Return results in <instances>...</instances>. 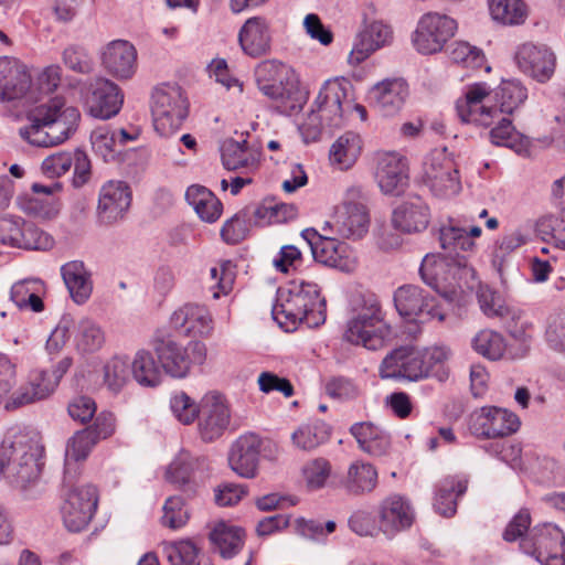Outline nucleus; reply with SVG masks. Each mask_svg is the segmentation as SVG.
Here are the masks:
<instances>
[{"instance_id": "nucleus-47", "label": "nucleus", "mask_w": 565, "mask_h": 565, "mask_svg": "<svg viewBox=\"0 0 565 565\" xmlns=\"http://www.w3.org/2000/svg\"><path fill=\"white\" fill-rule=\"evenodd\" d=\"M491 18L504 25L522 24L527 15L523 0H488Z\"/></svg>"}, {"instance_id": "nucleus-55", "label": "nucleus", "mask_w": 565, "mask_h": 565, "mask_svg": "<svg viewBox=\"0 0 565 565\" xmlns=\"http://www.w3.org/2000/svg\"><path fill=\"white\" fill-rule=\"evenodd\" d=\"M131 374L130 362L124 358L110 359L104 367V381L107 387L117 393L129 381Z\"/></svg>"}, {"instance_id": "nucleus-4", "label": "nucleus", "mask_w": 565, "mask_h": 565, "mask_svg": "<svg viewBox=\"0 0 565 565\" xmlns=\"http://www.w3.org/2000/svg\"><path fill=\"white\" fill-rule=\"evenodd\" d=\"M271 315L286 331L295 329L298 323L317 328L326 321V300L317 284L294 280L278 290Z\"/></svg>"}, {"instance_id": "nucleus-37", "label": "nucleus", "mask_w": 565, "mask_h": 565, "mask_svg": "<svg viewBox=\"0 0 565 565\" xmlns=\"http://www.w3.org/2000/svg\"><path fill=\"white\" fill-rule=\"evenodd\" d=\"M527 99V89L520 81L508 79L502 81L501 84L493 90L492 96L484 103L489 107L498 109V113L503 116H510L516 111Z\"/></svg>"}, {"instance_id": "nucleus-1", "label": "nucleus", "mask_w": 565, "mask_h": 565, "mask_svg": "<svg viewBox=\"0 0 565 565\" xmlns=\"http://www.w3.org/2000/svg\"><path fill=\"white\" fill-rule=\"evenodd\" d=\"M489 93L490 87L486 83L467 86L463 97L456 103L458 117L462 122L486 128L494 125L489 131L492 145L509 148L519 154L526 152L529 138L515 129L510 118L500 115L497 108L484 103Z\"/></svg>"}, {"instance_id": "nucleus-63", "label": "nucleus", "mask_w": 565, "mask_h": 565, "mask_svg": "<svg viewBox=\"0 0 565 565\" xmlns=\"http://www.w3.org/2000/svg\"><path fill=\"white\" fill-rule=\"evenodd\" d=\"M170 407L174 416L183 424H191L199 418L200 407L185 393L180 392L172 396Z\"/></svg>"}, {"instance_id": "nucleus-19", "label": "nucleus", "mask_w": 565, "mask_h": 565, "mask_svg": "<svg viewBox=\"0 0 565 565\" xmlns=\"http://www.w3.org/2000/svg\"><path fill=\"white\" fill-rule=\"evenodd\" d=\"M379 375L382 380L415 382L427 377V366L419 349L405 345L385 355L379 366Z\"/></svg>"}, {"instance_id": "nucleus-31", "label": "nucleus", "mask_w": 565, "mask_h": 565, "mask_svg": "<svg viewBox=\"0 0 565 565\" xmlns=\"http://www.w3.org/2000/svg\"><path fill=\"white\" fill-rule=\"evenodd\" d=\"M209 469L205 457L193 456L182 451L169 466L167 470V480L178 487H185L184 492L192 497L196 492L194 478L196 473H203Z\"/></svg>"}, {"instance_id": "nucleus-52", "label": "nucleus", "mask_w": 565, "mask_h": 565, "mask_svg": "<svg viewBox=\"0 0 565 565\" xmlns=\"http://www.w3.org/2000/svg\"><path fill=\"white\" fill-rule=\"evenodd\" d=\"M135 380L145 386H156L160 382L161 371L150 352L140 350L130 363Z\"/></svg>"}, {"instance_id": "nucleus-39", "label": "nucleus", "mask_w": 565, "mask_h": 565, "mask_svg": "<svg viewBox=\"0 0 565 565\" xmlns=\"http://www.w3.org/2000/svg\"><path fill=\"white\" fill-rule=\"evenodd\" d=\"M66 288L77 305L85 303L93 292L90 273L81 260H72L61 267Z\"/></svg>"}, {"instance_id": "nucleus-30", "label": "nucleus", "mask_w": 565, "mask_h": 565, "mask_svg": "<svg viewBox=\"0 0 565 565\" xmlns=\"http://www.w3.org/2000/svg\"><path fill=\"white\" fill-rule=\"evenodd\" d=\"M408 96V86L405 81L385 79L373 86L370 92L372 105L377 113L392 117L399 113Z\"/></svg>"}, {"instance_id": "nucleus-34", "label": "nucleus", "mask_w": 565, "mask_h": 565, "mask_svg": "<svg viewBox=\"0 0 565 565\" xmlns=\"http://www.w3.org/2000/svg\"><path fill=\"white\" fill-rule=\"evenodd\" d=\"M103 64L114 77L129 79L137 68V51L128 41H114L103 53Z\"/></svg>"}, {"instance_id": "nucleus-8", "label": "nucleus", "mask_w": 565, "mask_h": 565, "mask_svg": "<svg viewBox=\"0 0 565 565\" xmlns=\"http://www.w3.org/2000/svg\"><path fill=\"white\" fill-rule=\"evenodd\" d=\"M440 246L444 250V259L435 265V274L444 266L449 267V274L452 281H448L451 290L445 291L444 296L451 299V294L455 292L456 286H460L461 280L475 277V269L468 265V255L475 248V242L469 237L467 232L457 226H444L439 235Z\"/></svg>"}, {"instance_id": "nucleus-20", "label": "nucleus", "mask_w": 565, "mask_h": 565, "mask_svg": "<svg viewBox=\"0 0 565 565\" xmlns=\"http://www.w3.org/2000/svg\"><path fill=\"white\" fill-rule=\"evenodd\" d=\"M519 417L501 407L483 406L470 416L469 429L480 438H503L520 428Z\"/></svg>"}, {"instance_id": "nucleus-50", "label": "nucleus", "mask_w": 565, "mask_h": 565, "mask_svg": "<svg viewBox=\"0 0 565 565\" xmlns=\"http://www.w3.org/2000/svg\"><path fill=\"white\" fill-rule=\"evenodd\" d=\"M42 288L40 279L28 278L15 282L11 287L10 298L19 308L30 307L34 312H41L44 308L39 296Z\"/></svg>"}, {"instance_id": "nucleus-29", "label": "nucleus", "mask_w": 565, "mask_h": 565, "mask_svg": "<svg viewBox=\"0 0 565 565\" xmlns=\"http://www.w3.org/2000/svg\"><path fill=\"white\" fill-rule=\"evenodd\" d=\"M393 39L390 25L382 21H373L364 26L358 34L348 61L351 65H359L373 52L387 45Z\"/></svg>"}, {"instance_id": "nucleus-27", "label": "nucleus", "mask_w": 565, "mask_h": 565, "mask_svg": "<svg viewBox=\"0 0 565 565\" xmlns=\"http://www.w3.org/2000/svg\"><path fill=\"white\" fill-rule=\"evenodd\" d=\"M131 203V193L122 181H108L99 192L97 217L102 224L111 225L120 221Z\"/></svg>"}, {"instance_id": "nucleus-32", "label": "nucleus", "mask_w": 565, "mask_h": 565, "mask_svg": "<svg viewBox=\"0 0 565 565\" xmlns=\"http://www.w3.org/2000/svg\"><path fill=\"white\" fill-rule=\"evenodd\" d=\"M379 519L380 531L386 536L392 537L413 524L414 512L404 498L392 495L380 504Z\"/></svg>"}, {"instance_id": "nucleus-9", "label": "nucleus", "mask_w": 565, "mask_h": 565, "mask_svg": "<svg viewBox=\"0 0 565 565\" xmlns=\"http://www.w3.org/2000/svg\"><path fill=\"white\" fill-rule=\"evenodd\" d=\"M189 103L181 87L163 85L152 93V117L156 130L163 136L177 131L188 116Z\"/></svg>"}, {"instance_id": "nucleus-15", "label": "nucleus", "mask_w": 565, "mask_h": 565, "mask_svg": "<svg viewBox=\"0 0 565 565\" xmlns=\"http://www.w3.org/2000/svg\"><path fill=\"white\" fill-rule=\"evenodd\" d=\"M457 28V22L446 14L438 12L425 13L419 19L414 32V46L422 54L438 53L455 35Z\"/></svg>"}, {"instance_id": "nucleus-7", "label": "nucleus", "mask_w": 565, "mask_h": 565, "mask_svg": "<svg viewBox=\"0 0 565 565\" xmlns=\"http://www.w3.org/2000/svg\"><path fill=\"white\" fill-rule=\"evenodd\" d=\"M349 82L329 79L321 87L315 107L307 116L301 128L305 135L316 139L326 128H337L343 122V106H350L348 99Z\"/></svg>"}, {"instance_id": "nucleus-43", "label": "nucleus", "mask_w": 565, "mask_h": 565, "mask_svg": "<svg viewBox=\"0 0 565 565\" xmlns=\"http://www.w3.org/2000/svg\"><path fill=\"white\" fill-rule=\"evenodd\" d=\"M185 199L202 221L213 223L221 216V201L205 186H189Z\"/></svg>"}, {"instance_id": "nucleus-12", "label": "nucleus", "mask_w": 565, "mask_h": 565, "mask_svg": "<svg viewBox=\"0 0 565 565\" xmlns=\"http://www.w3.org/2000/svg\"><path fill=\"white\" fill-rule=\"evenodd\" d=\"M422 180L439 198H451L461 189L456 164L445 151L435 150L425 158Z\"/></svg>"}, {"instance_id": "nucleus-17", "label": "nucleus", "mask_w": 565, "mask_h": 565, "mask_svg": "<svg viewBox=\"0 0 565 565\" xmlns=\"http://www.w3.org/2000/svg\"><path fill=\"white\" fill-rule=\"evenodd\" d=\"M301 237L316 262L347 273L356 267V258L348 244L323 236L313 228L303 230Z\"/></svg>"}, {"instance_id": "nucleus-61", "label": "nucleus", "mask_w": 565, "mask_h": 565, "mask_svg": "<svg viewBox=\"0 0 565 565\" xmlns=\"http://www.w3.org/2000/svg\"><path fill=\"white\" fill-rule=\"evenodd\" d=\"M545 340L554 351L565 352V311L548 317Z\"/></svg>"}, {"instance_id": "nucleus-2", "label": "nucleus", "mask_w": 565, "mask_h": 565, "mask_svg": "<svg viewBox=\"0 0 565 565\" xmlns=\"http://www.w3.org/2000/svg\"><path fill=\"white\" fill-rule=\"evenodd\" d=\"M81 114L61 96L50 98L29 111V124L19 129L22 139L36 147L63 143L77 129Z\"/></svg>"}, {"instance_id": "nucleus-53", "label": "nucleus", "mask_w": 565, "mask_h": 565, "mask_svg": "<svg viewBox=\"0 0 565 565\" xmlns=\"http://www.w3.org/2000/svg\"><path fill=\"white\" fill-rule=\"evenodd\" d=\"M160 523L162 526L179 530L186 525L190 520V510L181 495L169 497L162 507Z\"/></svg>"}, {"instance_id": "nucleus-60", "label": "nucleus", "mask_w": 565, "mask_h": 565, "mask_svg": "<svg viewBox=\"0 0 565 565\" xmlns=\"http://www.w3.org/2000/svg\"><path fill=\"white\" fill-rule=\"evenodd\" d=\"M330 475L331 465L324 458H315L302 467V476L310 490L323 488Z\"/></svg>"}, {"instance_id": "nucleus-24", "label": "nucleus", "mask_w": 565, "mask_h": 565, "mask_svg": "<svg viewBox=\"0 0 565 565\" xmlns=\"http://www.w3.org/2000/svg\"><path fill=\"white\" fill-rule=\"evenodd\" d=\"M515 62L525 75L545 83L555 72L556 56L544 44L524 43L515 53Z\"/></svg>"}, {"instance_id": "nucleus-48", "label": "nucleus", "mask_w": 565, "mask_h": 565, "mask_svg": "<svg viewBox=\"0 0 565 565\" xmlns=\"http://www.w3.org/2000/svg\"><path fill=\"white\" fill-rule=\"evenodd\" d=\"M471 344L478 354L491 361L502 359L505 352L509 354L510 349L501 333L489 329L479 331Z\"/></svg>"}, {"instance_id": "nucleus-33", "label": "nucleus", "mask_w": 565, "mask_h": 565, "mask_svg": "<svg viewBox=\"0 0 565 565\" xmlns=\"http://www.w3.org/2000/svg\"><path fill=\"white\" fill-rule=\"evenodd\" d=\"M171 326L184 335L205 337L213 329L212 317L206 307L186 303L170 318Z\"/></svg>"}, {"instance_id": "nucleus-10", "label": "nucleus", "mask_w": 565, "mask_h": 565, "mask_svg": "<svg viewBox=\"0 0 565 565\" xmlns=\"http://www.w3.org/2000/svg\"><path fill=\"white\" fill-rule=\"evenodd\" d=\"M98 499V490L93 484L68 489L60 508L65 529L73 533L85 531L97 511Z\"/></svg>"}, {"instance_id": "nucleus-58", "label": "nucleus", "mask_w": 565, "mask_h": 565, "mask_svg": "<svg viewBox=\"0 0 565 565\" xmlns=\"http://www.w3.org/2000/svg\"><path fill=\"white\" fill-rule=\"evenodd\" d=\"M211 290L214 299L228 295L235 281V270L231 262H224L218 267L210 269Z\"/></svg>"}, {"instance_id": "nucleus-16", "label": "nucleus", "mask_w": 565, "mask_h": 565, "mask_svg": "<svg viewBox=\"0 0 565 565\" xmlns=\"http://www.w3.org/2000/svg\"><path fill=\"white\" fill-rule=\"evenodd\" d=\"M156 352L162 369L173 377H184L192 365L203 364L206 359V347L201 341L182 347L170 339L161 340Z\"/></svg>"}, {"instance_id": "nucleus-22", "label": "nucleus", "mask_w": 565, "mask_h": 565, "mask_svg": "<svg viewBox=\"0 0 565 565\" xmlns=\"http://www.w3.org/2000/svg\"><path fill=\"white\" fill-rule=\"evenodd\" d=\"M23 97L30 100L38 98L25 65L13 57H0V100L10 102Z\"/></svg>"}, {"instance_id": "nucleus-11", "label": "nucleus", "mask_w": 565, "mask_h": 565, "mask_svg": "<svg viewBox=\"0 0 565 565\" xmlns=\"http://www.w3.org/2000/svg\"><path fill=\"white\" fill-rule=\"evenodd\" d=\"M520 546L543 565H565V535L556 524L543 523L534 526Z\"/></svg>"}, {"instance_id": "nucleus-59", "label": "nucleus", "mask_w": 565, "mask_h": 565, "mask_svg": "<svg viewBox=\"0 0 565 565\" xmlns=\"http://www.w3.org/2000/svg\"><path fill=\"white\" fill-rule=\"evenodd\" d=\"M97 444L90 430L86 428L76 431L67 441L65 458L66 461H79L87 458L94 446Z\"/></svg>"}, {"instance_id": "nucleus-49", "label": "nucleus", "mask_w": 565, "mask_h": 565, "mask_svg": "<svg viewBox=\"0 0 565 565\" xmlns=\"http://www.w3.org/2000/svg\"><path fill=\"white\" fill-rule=\"evenodd\" d=\"M75 345L83 353L99 350L105 343V332L102 327L89 318H83L75 323Z\"/></svg>"}, {"instance_id": "nucleus-46", "label": "nucleus", "mask_w": 565, "mask_h": 565, "mask_svg": "<svg viewBox=\"0 0 565 565\" xmlns=\"http://www.w3.org/2000/svg\"><path fill=\"white\" fill-rule=\"evenodd\" d=\"M505 328L509 334L519 343L514 351L512 345L509 349V356L511 359H520L526 355L530 342L532 339L533 326L525 317L515 315L510 311L509 316H505Z\"/></svg>"}, {"instance_id": "nucleus-45", "label": "nucleus", "mask_w": 565, "mask_h": 565, "mask_svg": "<svg viewBox=\"0 0 565 565\" xmlns=\"http://www.w3.org/2000/svg\"><path fill=\"white\" fill-rule=\"evenodd\" d=\"M377 484V471L369 462L354 461L350 465L345 481L348 491L354 494L371 492Z\"/></svg>"}, {"instance_id": "nucleus-64", "label": "nucleus", "mask_w": 565, "mask_h": 565, "mask_svg": "<svg viewBox=\"0 0 565 565\" xmlns=\"http://www.w3.org/2000/svg\"><path fill=\"white\" fill-rule=\"evenodd\" d=\"M63 62L76 73L88 74L93 70L92 58L86 50L78 45H70L63 51Z\"/></svg>"}, {"instance_id": "nucleus-5", "label": "nucleus", "mask_w": 565, "mask_h": 565, "mask_svg": "<svg viewBox=\"0 0 565 565\" xmlns=\"http://www.w3.org/2000/svg\"><path fill=\"white\" fill-rule=\"evenodd\" d=\"M258 89L276 100L277 109L284 115H292L302 109L308 99V90L300 83L296 71L281 62L268 60L255 70Z\"/></svg>"}, {"instance_id": "nucleus-56", "label": "nucleus", "mask_w": 565, "mask_h": 565, "mask_svg": "<svg viewBox=\"0 0 565 565\" xmlns=\"http://www.w3.org/2000/svg\"><path fill=\"white\" fill-rule=\"evenodd\" d=\"M450 58L465 67L477 70L484 65L483 52L465 41H456L450 45Z\"/></svg>"}, {"instance_id": "nucleus-21", "label": "nucleus", "mask_w": 565, "mask_h": 565, "mask_svg": "<svg viewBox=\"0 0 565 565\" xmlns=\"http://www.w3.org/2000/svg\"><path fill=\"white\" fill-rule=\"evenodd\" d=\"M231 411L227 399L220 393L204 395L200 404L199 430L203 440L212 441L227 429Z\"/></svg>"}, {"instance_id": "nucleus-51", "label": "nucleus", "mask_w": 565, "mask_h": 565, "mask_svg": "<svg viewBox=\"0 0 565 565\" xmlns=\"http://www.w3.org/2000/svg\"><path fill=\"white\" fill-rule=\"evenodd\" d=\"M330 429L323 422L301 425L291 435L294 445L301 450H312L329 439Z\"/></svg>"}, {"instance_id": "nucleus-40", "label": "nucleus", "mask_w": 565, "mask_h": 565, "mask_svg": "<svg viewBox=\"0 0 565 565\" xmlns=\"http://www.w3.org/2000/svg\"><path fill=\"white\" fill-rule=\"evenodd\" d=\"M468 480L460 476H448L436 486L434 507L444 516H452L457 510V499L465 494Z\"/></svg>"}, {"instance_id": "nucleus-28", "label": "nucleus", "mask_w": 565, "mask_h": 565, "mask_svg": "<svg viewBox=\"0 0 565 565\" xmlns=\"http://www.w3.org/2000/svg\"><path fill=\"white\" fill-rule=\"evenodd\" d=\"M56 387V379L50 375V371L32 370L29 373L28 381L7 399L4 408L12 411L43 401L53 394Z\"/></svg>"}, {"instance_id": "nucleus-23", "label": "nucleus", "mask_w": 565, "mask_h": 565, "mask_svg": "<svg viewBox=\"0 0 565 565\" xmlns=\"http://www.w3.org/2000/svg\"><path fill=\"white\" fill-rule=\"evenodd\" d=\"M375 179L384 194L401 195L409 180L407 159L395 151L380 153Z\"/></svg>"}, {"instance_id": "nucleus-13", "label": "nucleus", "mask_w": 565, "mask_h": 565, "mask_svg": "<svg viewBox=\"0 0 565 565\" xmlns=\"http://www.w3.org/2000/svg\"><path fill=\"white\" fill-rule=\"evenodd\" d=\"M0 244L9 247L47 250L53 247V237L20 216H0Z\"/></svg>"}, {"instance_id": "nucleus-26", "label": "nucleus", "mask_w": 565, "mask_h": 565, "mask_svg": "<svg viewBox=\"0 0 565 565\" xmlns=\"http://www.w3.org/2000/svg\"><path fill=\"white\" fill-rule=\"evenodd\" d=\"M263 439L249 433L239 436L231 446L228 465L242 478L253 479L257 476Z\"/></svg>"}, {"instance_id": "nucleus-3", "label": "nucleus", "mask_w": 565, "mask_h": 565, "mask_svg": "<svg viewBox=\"0 0 565 565\" xmlns=\"http://www.w3.org/2000/svg\"><path fill=\"white\" fill-rule=\"evenodd\" d=\"M43 447L36 436L9 433L0 446V480L24 492L36 484L41 475Z\"/></svg>"}, {"instance_id": "nucleus-6", "label": "nucleus", "mask_w": 565, "mask_h": 565, "mask_svg": "<svg viewBox=\"0 0 565 565\" xmlns=\"http://www.w3.org/2000/svg\"><path fill=\"white\" fill-rule=\"evenodd\" d=\"M391 335L392 328L385 320L379 299L373 295L361 297L347 322L344 339L351 344L376 351L386 344Z\"/></svg>"}, {"instance_id": "nucleus-18", "label": "nucleus", "mask_w": 565, "mask_h": 565, "mask_svg": "<svg viewBox=\"0 0 565 565\" xmlns=\"http://www.w3.org/2000/svg\"><path fill=\"white\" fill-rule=\"evenodd\" d=\"M394 303L398 313L416 322H427L431 319L444 321L446 312L436 299L415 285H405L394 292Z\"/></svg>"}, {"instance_id": "nucleus-25", "label": "nucleus", "mask_w": 565, "mask_h": 565, "mask_svg": "<svg viewBox=\"0 0 565 565\" xmlns=\"http://www.w3.org/2000/svg\"><path fill=\"white\" fill-rule=\"evenodd\" d=\"M343 238L360 239L369 231L370 216L362 202L344 201L328 223Z\"/></svg>"}, {"instance_id": "nucleus-42", "label": "nucleus", "mask_w": 565, "mask_h": 565, "mask_svg": "<svg viewBox=\"0 0 565 565\" xmlns=\"http://www.w3.org/2000/svg\"><path fill=\"white\" fill-rule=\"evenodd\" d=\"M209 537L223 558H232L243 548L245 533L241 527L221 522L214 526Z\"/></svg>"}, {"instance_id": "nucleus-57", "label": "nucleus", "mask_w": 565, "mask_h": 565, "mask_svg": "<svg viewBox=\"0 0 565 565\" xmlns=\"http://www.w3.org/2000/svg\"><path fill=\"white\" fill-rule=\"evenodd\" d=\"M90 142L96 154L105 161L114 160L118 153L117 140L113 129L108 126H100L93 130Z\"/></svg>"}, {"instance_id": "nucleus-35", "label": "nucleus", "mask_w": 565, "mask_h": 565, "mask_svg": "<svg viewBox=\"0 0 565 565\" xmlns=\"http://www.w3.org/2000/svg\"><path fill=\"white\" fill-rule=\"evenodd\" d=\"M270 32L265 19H248L239 30L238 42L243 52L250 57H260L270 51Z\"/></svg>"}, {"instance_id": "nucleus-38", "label": "nucleus", "mask_w": 565, "mask_h": 565, "mask_svg": "<svg viewBox=\"0 0 565 565\" xmlns=\"http://www.w3.org/2000/svg\"><path fill=\"white\" fill-rule=\"evenodd\" d=\"M350 433L356 439L359 447L373 457L386 456L391 449V436L372 423H355Z\"/></svg>"}, {"instance_id": "nucleus-44", "label": "nucleus", "mask_w": 565, "mask_h": 565, "mask_svg": "<svg viewBox=\"0 0 565 565\" xmlns=\"http://www.w3.org/2000/svg\"><path fill=\"white\" fill-rule=\"evenodd\" d=\"M362 150V139L359 134L347 131L341 135L330 148V161L341 170L351 168Z\"/></svg>"}, {"instance_id": "nucleus-62", "label": "nucleus", "mask_w": 565, "mask_h": 565, "mask_svg": "<svg viewBox=\"0 0 565 565\" xmlns=\"http://www.w3.org/2000/svg\"><path fill=\"white\" fill-rule=\"evenodd\" d=\"M75 328V321L70 315H64L46 341L49 354H57L71 338V331Z\"/></svg>"}, {"instance_id": "nucleus-54", "label": "nucleus", "mask_w": 565, "mask_h": 565, "mask_svg": "<svg viewBox=\"0 0 565 565\" xmlns=\"http://www.w3.org/2000/svg\"><path fill=\"white\" fill-rule=\"evenodd\" d=\"M18 204L24 213L42 221L54 220L61 211V204L54 198L39 200L26 194L18 198Z\"/></svg>"}, {"instance_id": "nucleus-41", "label": "nucleus", "mask_w": 565, "mask_h": 565, "mask_svg": "<svg viewBox=\"0 0 565 565\" xmlns=\"http://www.w3.org/2000/svg\"><path fill=\"white\" fill-rule=\"evenodd\" d=\"M221 157L227 170L254 169L259 161V153L246 140L226 139L221 147Z\"/></svg>"}, {"instance_id": "nucleus-14", "label": "nucleus", "mask_w": 565, "mask_h": 565, "mask_svg": "<svg viewBox=\"0 0 565 565\" xmlns=\"http://www.w3.org/2000/svg\"><path fill=\"white\" fill-rule=\"evenodd\" d=\"M81 97L87 113L104 120L116 116L124 103L118 85L104 77L86 82L81 88Z\"/></svg>"}, {"instance_id": "nucleus-36", "label": "nucleus", "mask_w": 565, "mask_h": 565, "mask_svg": "<svg viewBox=\"0 0 565 565\" xmlns=\"http://www.w3.org/2000/svg\"><path fill=\"white\" fill-rule=\"evenodd\" d=\"M392 222L394 227L402 232H420L429 223L428 206L420 198L407 200L394 210Z\"/></svg>"}]
</instances>
